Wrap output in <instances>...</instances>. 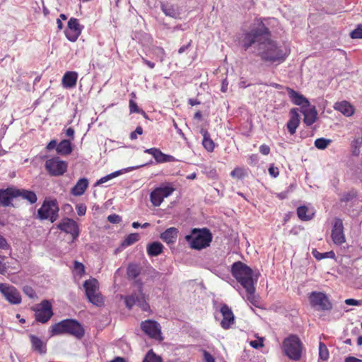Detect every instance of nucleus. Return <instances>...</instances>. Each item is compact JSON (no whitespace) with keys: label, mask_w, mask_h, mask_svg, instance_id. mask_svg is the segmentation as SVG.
<instances>
[{"label":"nucleus","mask_w":362,"mask_h":362,"mask_svg":"<svg viewBox=\"0 0 362 362\" xmlns=\"http://www.w3.org/2000/svg\"><path fill=\"white\" fill-rule=\"evenodd\" d=\"M35 311L36 321L41 323H46L53 315L52 306L47 300H43L40 303L33 308Z\"/></svg>","instance_id":"10"},{"label":"nucleus","mask_w":362,"mask_h":362,"mask_svg":"<svg viewBox=\"0 0 362 362\" xmlns=\"http://www.w3.org/2000/svg\"><path fill=\"white\" fill-rule=\"evenodd\" d=\"M6 257L0 255V274L4 275L8 272L6 263L4 262Z\"/></svg>","instance_id":"49"},{"label":"nucleus","mask_w":362,"mask_h":362,"mask_svg":"<svg viewBox=\"0 0 362 362\" xmlns=\"http://www.w3.org/2000/svg\"><path fill=\"white\" fill-rule=\"evenodd\" d=\"M129 111L131 113L140 112L137 104L133 100H129Z\"/></svg>","instance_id":"54"},{"label":"nucleus","mask_w":362,"mask_h":362,"mask_svg":"<svg viewBox=\"0 0 362 362\" xmlns=\"http://www.w3.org/2000/svg\"><path fill=\"white\" fill-rule=\"evenodd\" d=\"M283 351L290 359L298 361L301 358L303 344L299 337L290 334L284 339L282 344Z\"/></svg>","instance_id":"5"},{"label":"nucleus","mask_w":362,"mask_h":362,"mask_svg":"<svg viewBox=\"0 0 362 362\" xmlns=\"http://www.w3.org/2000/svg\"><path fill=\"white\" fill-rule=\"evenodd\" d=\"M6 267H8V270L10 269L13 272H16L20 270L21 266L18 261L16 259H11V262H6Z\"/></svg>","instance_id":"46"},{"label":"nucleus","mask_w":362,"mask_h":362,"mask_svg":"<svg viewBox=\"0 0 362 362\" xmlns=\"http://www.w3.org/2000/svg\"><path fill=\"white\" fill-rule=\"evenodd\" d=\"M331 140L325 138H319L315 141V146L318 149H325L327 146L330 144Z\"/></svg>","instance_id":"42"},{"label":"nucleus","mask_w":362,"mask_h":362,"mask_svg":"<svg viewBox=\"0 0 362 362\" xmlns=\"http://www.w3.org/2000/svg\"><path fill=\"white\" fill-rule=\"evenodd\" d=\"M23 291H24L25 293L31 298H33L35 296V291L30 286L25 287Z\"/></svg>","instance_id":"59"},{"label":"nucleus","mask_w":362,"mask_h":362,"mask_svg":"<svg viewBox=\"0 0 362 362\" xmlns=\"http://www.w3.org/2000/svg\"><path fill=\"white\" fill-rule=\"evenodd\" d=\"M17 191V193L18 194L16 195L17 197H21L22 199L29 202L30 204H34L37 202V198L33 191L18 188Z\"/></svg>","instance_id":"32"},{"label":"nucleus","mask_w":362,"mask_h":362,"mask_svg":"<svg viewBox=\"0 0 362 362\" xmlns=\"http://www.w3.org/2000/svg\"><path fill=\"white\" fill-rule=\"evenodd\" d=\"M142 62L147 65L150 69H153L156 66L155 63L146 59L144 57L141 58Z\"/></svg>","instance_id":"63"},{"label":"nucleus","mask_w":362,"mask_h":362,"mask_svg":"<svg viewBox=\"0 0 362 362\" xmlns=\"http://www.w3.org/2000/svg\"><path fill=\"white\" fill-rule=\"evenodd\" d=\"M185 239L192 248L202 250L209 246L212 235L207 228H194L192 230V234L186 235Z\"/></svg>","instance_id":"4"},{"label":"nucleus","mask_w":362,"mask_h":362,"mask_svg":"<svg viewBox=\"0 0 362 362\" xmlns=\"http://www.w3.org/2000/svg\"><path fill=\"white\" fill-rule=\"evenodd\" d=\"M143 362H162L161 358L156 356L152 350L149 351L146 355Z\"/></svg>","instance_id":"44"},{"label":"nucleus","mask_w":362,"mask_h":362,"mask_svg":"<svg viewBox=\"0 0 362 362\" xmlns=\"http://www.w3.org/2000/svg\"><path fill=\"white\" fill-rule=\"evenodd\" d=\"M309 300L311 306L318 310H329L332 308L327 296L322 292L313 291L309 295Z\"/></svg>","instance_id":"11"},{"label":"nucleus","mask_w":362,"mask_h":362,"mask_svg":"<svg viewBox=\"0 0 362 362\" xmlns=\"http://www.w3.org/2000/svg\"><path fill=\"white\" fill-rule=\"evenodd\" d=\"M143 134V128L141 126H138L135 131L132 132L130 134V139L132 140H135L137 139V135H141Z\"/></svg>","instance_id":"50"},{"label":"nucleus","mask_w":362,"mask_h":362,"mask_svg":"<svg viewBox=\"0 0 362 362\" xmlns=\"http://www.w3.org/2000/svg\"><path fill=\"white\" fill-rule=\"evenodd\" d=\"M74 133H75V131L74 129V128L72 127H69L66 130V135L67 136H69L71 138V139H74Z\"/></svg>","instance_id":"62"},{"label":"nucleus","mask_w":362,"mask_h":362,"mask_svg":"<svg viewBox=\"0 0 362 362\" xmlns=\"http://www.w3.org/2000/svg\"><path fill=\"white\" fill-rule=\"evenodd\" d=\"M297 215L300 220L308 221L314 217L315 213L310 211L306 206H300L297 208Z\"/></svg>","instance_id":"30"},{"label":"nucleus","mask_w":362,"mask_h":362,"mask_svg":"<svg viewBox=\"0 0 362 362\" xmlns=\"http://www.w3.org/2000/svg\"><path fill=\"white\" fill-rule=\"evenodd\" d=\"M10 247L7 240L1 235H0V249L8 250Z\"/></svg>","instance_id":"57"},{"label":"nucleus","mask_w":362,"mask_h":362,"mask_svg":"<svg viewBox=\"0 0 362 362\" xmlns=\"http://www.w3.org/2000/svg\"><path fill=\"white\" fill-rule=\"evenodd\" d=\"M358 196V192L355 189H351L347 192H344L341 195L340 202H348L355 199Z\"/></svg>","instance_id":"35"},{"label":"nucleus","mask_w":362,"mask_h":362,"mask_svg":"<svg viewBox=\"0 0 362 362\" xmlns=\"http://www.w3.org/2000/svg\"><path fill=\"white\" fill-rule=\"evenodd\" d=\"M152 54L156 57L160 62L165 60V52L161 47H156L152 49Z\"/></svg>","instance_id":"41"},{"label":"nucleus","mask_w":362,"mask_h":362,"mask_svg":"<svg viewBox=\"0 0 362 362\" xmlns=\"http://www.w3.org/2000/svg\"><path fill=\"white\" fill-rule=\"evenodd\" d=\"M334 108L342 113L346 117H351L354 114L355 109L353 105L350 104V103L343 100L341 102H337Z\"/></svg>","instance_id":"24"},{"label":"nucleus","mask_w":362,"mask_h":362,"mask_svg":"<svg viewBox=\"0 0 362 362\" xmlns=\"http://www.w3.org/2000/svg\"><path fill=\"white\" fill-rule=\"evenodd\" d=\"M345 303L349 305H362V300H358L353 298H349L345 300Z\"/></svg>","instance_id":"56"},{"label":"nucleus","mask_w":362,"mask_h":362,"mask_svg":"<svg viewBox=\"0 0 362 362\" xmlns=\"http://www.w3.org/2000/svg\"><path fill=\"white\" fill-rule=\"evenodd\" d=\"M30 339L32 344V348L35 351L40 354H44L47 351L46 344L44 343L39 337L30 334Z\"/></svg>","instance_id":"28"},{"label":"nucleus","mask_w":362,"mask_h":362,"mask_svg":"<svg viewBox=\"0 0 362 362\" xmlns=\"http://www.w3.org/2000/svg\"><path fill=\"white\" fill-rule=\"evenodd\" d=\"M0 293L11 304L17 305L21 302V296L13 286L0 283Z\"/></svg>","instance_id":"12"},{"label":"nucleus","mask_w":362,"mask_h":362,"mask_svg":"<svg viewBox=\"0 0 362 362\" xmlns=\"http://www.w3.org/2000/svg\"><path fill=\"white\" fill-rule=\"evenodd\" d=\"M269 173L272 177H277L279 175V168L274 165H271L269 168Z\"/></svg>","instance_id":"53"},{"label":"nucleus","mask_w":362,"mask_h":362,"mask_svg":"<svg viewBox=\"0 0 362 362\" xmlns=\"http://www.w3.org/2000/svg\"><path fill=\"white\" fill-rule=\"evenodd\" d=\"M319 357L323 361H327L329 357V350L327 346L322 341L319 344Z\"/></svg>","instance_id":"38"},{"label":"nucleus","mask_w":362,"mask_h":362,"mask_svg":"<svg viewBox=\"0 0 362 362\" xmlns=\"http://www.w3.org/2000/svg\"><path fill=\"white\" fill-rule=\"evenodd\" d=\"M313 255L317 260H321L325 258H333L334 257V252L333 251L321 253L318 252L316 249H314L312 252Z\"/></svg>","instance_id":"39"},{"label":"nucleus","mask_w":362,"mask_h":362,"mask_svg":"<svg viewBox=\"0 0 362 362\" xmlns=\"http://www.w3.org/2000/svg\"><path fill=\"white\" fill-rule=\"evenodd\" d=\"M51 336L68 334L77 339H81L84 336V329L76 320L66 319L54 324L49 327Z\"/></svg>","instance_id":"2"},{"label":"nucleus","mask_w":362,"mask_h":362,"mask_svg":"<svg viewBox=\"0 0 362 362\" xmlns=\"http://www.w3.org/2000/svg\"><path fill=\"white\" fill-rule=\"evenodd\" d=\"M231 274L245 290L252 292L254 290L253 271L250 267L240 261L236 262L231 267Z\"/></svg>","instance_id":"3"},{"label":"nucleus","mask_w":362,"mask_h":362,"mask_svg":"<svg viewBox=\"0 0 362 362\" xmlns=\"http://www.w3.org/2000/svg\"><path fill=\"white\" fill-rule=\"evenodd\" d=\"M345 362H362V360L354 356H349L345 359Z\"/></svg>","instance_id":"64"},{"label":"nucleus","mask_w":362,"mask_h":362,"mask_svg":"<svg viewBox=\"0 0 362 362\" xmlns=\"http://www.w3.org/2000/svg\"><path fill=\"white\" fill-rule=\"evenodd\" d=\"M286 90L291 102L294 105L301 106V107L304 108L310 107V103L304 95L300 94L289 87L286 88Z\"/></svg>","instance_id":"21"},{"label":"nucleus","mask_w":362,"mask_h":362,"mask_svg":"<svg viewBox=\"0 0 362 362\" xmlns=\"http://www.w3.org/2000/svg\"><path fill=\"white\" fill-rule=\"evenodd\" d=\"M78 74L76 71H66L62 78V85L64 88H71L76 85Z\"/></svg>","instance_id":"25"},{"label":"nucleus","mask_w":362,"mask_h":362,"mask_svg":"<svg viewBox=\"0 0 362 362\" xmlns=\"http://www.w3.org/2000/svg\"><path fill=\"white\" fill-rule=\"evenodd\" d=\"M247 175L245 170L243 168L236 167L230 173V176L233 178L243 179Z\"/></svg>","instance_id":"40"},{"label":"nucleus","mask_w":362,"mask_h":362,"mask_svg":"<svg viewBox=\"0 0 362 362\" xmlns=\"http://www.w3.org/2000/svg\"><path fill=\"white\" fill-rule=\"evenodd\" d=\"M246 292H247V300L252 303L253 305H255V303H256V299H255V288L254 287V290L252 291V292H249L247 290H245Z\"/></svg>","instance_id":"55"},{"label":"nucleus","mask_w":362,"mask_h":362,"mask_svg":"<svg viewBox=\"0 0 362 362\" xmlns=\"http://www.w3.org/2000/svg\"><path fill=\"white\" fill-rule=\"evenodd\" d=\"M122 218L121 217L115 214L109 215L107 216V221L112 223H118L121 221Z\"/></svg>","instance_id":"51"},{"label":"nucleus","mask_w":362,"mask_h":362,"mask_svg":"<svg viewBox=\"0 0 362 362\" xmlns=\"http://www.w3.org/2000/svg\"><path fill=\"white\" fill-rule=\"evenodd\" d=\"M57 141L53 139L48 143V144L46 146V149L48 151H51L55 148H57Z\"/></svg>","instance_id":"60"},{"label":"nucleus","mask_w":362,"mask_h":362,"mask_svg":"<svg viewBox=\"0 0 362 362\" xmlns=\"http://www.w3.org/2000/svg\"><path fill=\"white\" fill-rule=\"evenodd\" d=\"M300 112L304 115L303 122L307 126H311L315 122L317 112L315 106L310 108L301 107Z\"/></svg>","instance_id":"23"},{"label":"nucleus","mask_w":362,"mask_h":362,"mask_svg":"<svg viewBox=\"0 0 362 362\" xmlns=\"http://www.w3.org/2000/svg\"><path fill=\"white\" fill-rule=\"evenodd\" d=\"M17 188L11 187L6 189H0V205L3 206H8L11 204L13 198H17Z\"/></svg>","instance_id":"19"},{"label":"nucleus","mask_w":362,"mask_h":362,"mask_svg":"<svg viewBox=\"0 0 362 362\" xmlns=\"http://www.w3.org/2000/svg\"><path fill=\"white\" fill-rule=\"evenodd\" d=\"M204 356L205 362H215L214 357L207 351H204Z\"/></svg>","instance_id":"61"},{"label":"nucleus","mask_w":362,"mask_h":362,"mask_svg":"<svg viewBox=\"0 0 362 362\" xmlns=\"http://www.w3.org/2000/svg\"><path fill=\"white\" fill-rule=\"evenodd\" d=\"M161 9L166 16L175 18L177 15V11L173 5L163 4Z\"/></svg>","instance_id":"36"},{"label":"nucleus","mask_w":362,"mask_h":362,"mask_svg":"<svg viewBox=\"0 0 362 362\" xmlns=\"http://www.w3.org/2000/svg\"><path fill=\"white\" fill-rule=\"evenodd\" d=\"M297 108H292L290 110V119L286 124V127L291 135L296 133L300 124V117Z\"/></svg>","instance_id":"22"},{"label":"nucleus","mask_w":362,"mask_h":362,"mask_svg":"<svg viewBox=\"0 0 362 362\" xmlns=\"http://www.w3.org/2000/svg\"><path fill=\"white\" fill-rule=\"evenodd\" d=\"M142 331L149 337L162 340L160 326L158 322L154 320H148L141 324Z\"/></svg>","instance_id":"14"},{"label":"nucleus","mask_w":362,"mask_h":362,"mask_svg":"<svg viewBox=\"0 0 362 362\" xmlns=\"http://www.w3.org/2000/svg\"><path fill=\"white\" fill-rule=\"evenodd\" d=\"M223 320L221 322V326L224 329H229L231 325L234 323L235 317L230 309L227 305L224 304L221 306L220 310Z\"/></svg>","instance_id":"20"},{"label":"nucleus","mask_w":362,"mask_h":362,"mask_svg":"<svg viewBox=\"0 0 362 362\" xmlns=\"http://www.w3.org/2000/svg\"><path fill=\"white\" fill-rule=\"evenodd\" d=\"M350 36L352 39H362V25H358L357 28L351 33Z\"/></svg>","instance_id":"47"},{"label":"nucleus","mask_w":362,"mask_h":362,"mask_svg":"<svg viewBox=\"0 0 362 362\" xmlns=\"http://www.w3.org/2000/svg\"><path fill=\"white\" fill-rule=\"evenodd\" d=\"M45 168L50 176L58 177L63 175L67 171L68 163L59 157L54 156L46 160Z\"/></svg>","instance_id":"8"},{"label":"nucleus","mask_w":362,"mask_h":362,"mask_svg":"<svg viewBox=\"0 0 362 362\" xmlns=\"http://www.w3.org/2000/svg\"><path fill=\"white\" fill-rule=\"evenodd\" d=\"M174 192V188L169 186L156 187L150 194V200L154 206H159L164 198L168 197Z\"/></svg>","instance_id":"13"},{"label":"nucleus","mask_w":362,"mask_h":362,"mask_svg":"<svg viewBox=\"0 0 362 362\" xmlns=\"http://www.w3.org/2000/svg\"><path fill=\"white\" fill-rule=\"evenodd\" d=\"M141 274V267L136 264H129L127 267V275L129 279L133 280Z\"/></svg>","instance_id":"34"},{"label":"nucleus","mask_w":362,"mask_h":362,"mask_svg":"<svg viewBox=\"0 0 362 362\" xmlns=\"http://www.w3.org/2000/svg\"><path fill=\"white\" fill-rule=\"evenodd\" d=\"M163 245L159 242H153L147 245V254L150 257H156L163 251Z\"/></svg>","instance_id":"31"},{"label":"nucleus","mask_w":362,"mask_h":362,"mask_svg":"<svg viewBox=\"0 0 362 362\" xmlns=\"http://www.w3.org/2000/svg\"><path fill=\"white\" fill-rule=\"evenodd\" d=\"M59 207L56 200L45 201L41 207L37 210L40 219H49L52 223L58 218Z\"/></svg>","instance_id":"9"},{"label":"nucleus","mask_w":362,"mask_h":362,"mask_svg":"<svg viewBox=\"0 0 362 362\" xmlns=\"http://www.w3.org/2000/svg\"><path fill=\"white\" fill-rule=\"evenodd\" d=\"M82 26L76 18H71L68 21V28L65 30L66 37L71 42H76L81 35Z\"/></svg>","instance_id":"16"},{"label":"nucleus","mask_w":362,"mask_h":362,"mask_svg":"<svg viewBox=\"0 0 362 362\" xmlns=\"http://www.w3.org/2000/svg\"><path fill=\"white\" fill-rule=\"evenodd\" d=\"M259 152L264 156H267L270 153V147L266 144H262L259 147Z\"/></svg>","instance_id":"58"},{"label":"nucleus","mask_w":362,"mask_h":362,"mask_svg":"<svg viewBox=\"0 0 362 362\" xmlns=\"http://www.w3.org/2000/svg\"><path fill=\"white\" fill-rule=\"evenodd\" d=\"M203 135L202 145L208 152H213L215 148V144L211 139L209 133L206 130L202 129Z\"/></svg>","instance_id":"33"},{"label":"nucleus","mask_w":362,"mask_h":362,"mask_svg":"<svg viewBox=\"0 0 362 362\" xmlns=\"http://www.w3.org/2000/svg\"><path fill=\"white\" fill-rule=\"evenodd\" d=\"M86 295L93 305L100 307L104 303L102 295L98 292V282L95 279L85 281L83 283Z\"/></svg>","instance_id":"7"},{"label":"nucleus","mask_w":362,"mask_h":362,"mask_svg":"<svg viewBox=\"0 0 362 362\" xmlns=\"http://www.w3.org/2000/svg\"><path fill=\"white\" fill-rule=\"evenodd\" d=\"M139 240V235L137 233H131L127 236L124 240V245L129 246Z\"/></svg>","instance_id":"45"},{"label":"nucleus","mask_w":362,"mask_h":362,"mask_svg":"<svg viewBox=\"0 0 362 362\" xmlns=\"http://www.w3.org/2000/svg\"><path fill=\"white\" fill-rule=\"evenodd\" d=\"M88 187V179L83 177L78 180L76 184L71 189V194L74 196H81L84 194Z\"/></svg>","instance_id":"27"},{"label":"nucleus","mask_w":362,"mask_h":362,"mask_svg":"<svg viewBox=\"0 0 362 362\" xmlns=\"http://www.w3.org/2000/svg\"><path fill=\"white\" fill-rule=\"evenodd\" d=\"M78 216H84L86 212V206L84 204H79L76 207Z\"/></svg>","instance_id":"52"},{"label":"nucleus","mask_w":362,"mask_h":362,"mask_svg":"<svg viewBox=\"0 0 362 362\" xmlns=\"http://www.w3.org/2000/svg\"><path fill=\"white\" fill-rule=\"evenodd\" d=\"M74 264V271L78 276L81 277L85 274V267L82 263L76 260Z\"/></svg>","instance_id":"43"},{"label":"nucleus","mask_w":362,"mask_h":362,"mask_svg":"<svg viewBox=\"0 0 362 362\" xmlns=\"http://www.w3.org/2000/svg\"><path fill=\"white\" fill-rule=\"evenodd\" d=\"M331 238L333 243L337 245L345 243L346 238L344 233V226L341 219L338 218H335L332 230Z\"/></svg>","instance_id":"17"},{"label":"nucleus","mask_w":362,"mask_h":362,"mask_svg":"<svg viewBox=\"0 0 362 362\" xmlns=\"http://www.w3.org/2000/svg\"><path fill=\"white\" fill-rule=\"evenodd\" d=\"M57 228L67 234H70L73 241L79 236L80 230L78 223L73 219L65 218L57 225Z\"/></svg>","instance_id":"15"},{"label":"nucleus","mask_w":362,"mask_h":362,"mask_svg":"<svg viewBox=\"0 0 362 362\" xmlns=\"http://www.w3.org/2000/svg\"><path fill=\"white\" fill-rule=\"evenodd\" d=\"M144 153L151 154L158 163L176 162V159L171 155L165 154L159 148H151L144 150Z\"/></svg>","instance_id":"18"},{"label":"nucleus","mask_w":362,"mask_h":362,"mask_svg":"<svg viewBox=\"0 0 362 362\" xmlns=\"http://www.w3.org/2000/svg\"><path fill=\"white\" fill-rule=\"evenodd\" d=\"M121 172L120 171H116V172H114L112 173H110L105 177H103L102 178H100L98 181V184H102V183H105L107 181L112 179V178H115L117 176H118L119 175H120Z\"/></svg>","instance_id":"48"},{"label":"nucleus","mask_w":362,"mask_h":362,"mask_svg":"<svg viewBox=\"0 0 362 362\" xmlns=\"http://www.w3.org/2000/svg\"><path fill=\"white\" fill-rule=\"evenodd\" d=\"M256 21L258 28L243 33L241 41L243 49L246 51L253 47L256 55L262 61L269 64H281L288 56L290 50H284L276 41L271 39V32L261 19Z\"/></svg>","instance_id":"1"},{"label":"nucleus","mask_w":362,"mask_h":362,"mask_svg":"<svg viewBox=\"0 0 362 362\" xmlns=\"http://www.w3.org/2000/svg\"><path fill=\"white\" fill-rule=\"evenodd\" d=\"M56 151L58 154L68 156L73 151L72 145L70 140L64 139L57 145Z\"/></svg>","instance_id":"29"},{"label":"nucleus","mask_w":362,"mask_h":362,"mask_svg":"<svg viewBox=\"0 0 362 362\" xmlns=\"http://www.w3.org/2000/svg\"><path fill=\"white\" fill-rule=\"evenodd\" d=\"M177 234L178 230L175 227H170L160 234V238L167 244H172L176 241Z\"/></svg>","instance_id":"26"},{"label":"nucleus","mask_w":362,"mask_h":362,"mask_svg":"<svg viewBox=\"0 0 362 362\" xmlns=\"http://www.w3.org/2000/svg\"><path fill=\"white\" fill-rule=\"evenodd\" d=\"M135 283L139 287L138 293H132L124 298L126 307L130 310L134 305H137L143 311L150 310V305L147 302L145 294L143 293L141 281L137 280Z\"/></svg>","instance_id":"6"},{"label":"nucleus","mask_w":362,"mask_h":362,"mask_svg":"<svg viewBox=\"0 0 362 362\" xmlns=\"http://www.w3.org/2000/svg\"><path fill=\"white\" fill-rule=\"evenodd\" d=\"M352 153L354 156H358L360 153V148L362 145V137L358 136L354 139L351 142Z\"/></svg>","instance_id":"37"}]
</instances>
